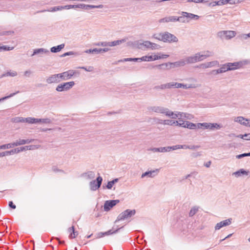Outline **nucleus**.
I'll use <instances>...</instances> for the list:
<instances>
[{
	"instance_id": "1",
	"label": "nucleus",
	"mask_w": 250,
	"mask_h": 250,
	"mask_svg": "<svg viewBox=\"0 0 250 250\" xmlns=\"http://www.w3.org/2000/svg\"><path fill=\"white\" fill-rule=\"evenodd\" d=\"M241 66V63L239 62L233 63L229 62L223 64L219 69L220 73H222L229 70H233L239 68Z\"/></svg>"
},
{
	"instance_id": "2",
	"label": "nucleus",
	"mask_w": 250,
	"mask_h": 250,
	"mask_svg": "<svg viewBox=\"0 0 250 250\" xmlns=\"http://www.w3.org/2000/svg\"><path fill=\"white\" fill-rule=\"evenodd\" d=\"M151 42L150 41H144L141 42L139 41H135L134 42H127L128 45H133L138 49L145 50L146 49H150Z\"/></svg>"
},
{
	"instance_id": "3",
	"label": "nucleus",
	"mask_w": 250,
	"mask_h": 250,
	"mask_svg": "<svg viewBox=\"0 0 250 250\" xmlns=\"http://www.w3.org/2000/svg\"><path fill=\"white\" fill-rule=\"evenodd\" d=\"M136 213V210L135 209H126L124 211L121 213L118 216L117 219L115 221V223H117L118 222L124 220L128 218H130L131 216L135 215Z\"/></svg>"
},
{
	"instance_id": "4",
	"label": "nucleus",
	"mask_w": 250,
	"mask_h": 250,
	"mask_svg": "<svg viewBox=\"0 0 250 250\" xmlns=\"http://www.w3.org/2000/svg\"><path fill=\"white\" fill-rule=\"evenodd\" d=\"M162 41L165 42H177L178 41V38L174 35L168 32L163 33Z\"/></svg>"
},
{
	"instance_id": "5",
	"label": "nucleus",
	"mask_w": 250,
	"mask_h": 250,
	"mask_svg": "<svg viewBox=\"0 0 250 250\" xmlns=\"http://www.w3.org/2000/svg\"><path fill=\"white\" fill-rule=\"evenodd\" d=\"M74 85L75 83L73 81L62 83L57 85L56 90L58 92L67 91L71 89Z\"/></svg>"
},
{
	"instance_id": "6",
	"label": "nucleus",
	"mask_w": 250,
	"mask_h": 250,
	"mask_svg": "<svg viewBox=\"0 0 250 250\" xmlns=\"http://www.w3.org/2000/svg\"><path fill=\"white\" fill-rule=\"evenodd\" d=\"M103 181V178L98 176L95 180H92L89 183L90 188L92 191H95L100 188Z\"/></svg>"
},
{
	"instance_id": "7",
	"label": "nucleus",
	"mask_w": 250,
	"mask_h": 250,
	"mask_svg": "<svg viewBox=\"0 0 250 250\" xmlns=\"http://www.w3.org/2000/svg\"><path fill=\"white\" fill-rule=\"evenodd\" d=\"M202 127H204V128L206 129H213L214 128L219 129L220 128V125L216 123L211 124V123H198L197 124V128H201Z\"/></svg>"
},
{
	"instance_id": "8",
	"label": "nucleus",
	"mask_w": 250,
	"mask_h": 250,
	"mask_svg": "<svg viewBox=\"0 0 250 250\" xmlns=\"http://www.w3.org/2000/svg\"><path fill=\"white\" fill-rule=\"evenodd\" d=\"M75 73V71L70 70L58 74L61 80H67L71 79Z\"/></svg>"
},
{
	"instance_id": "9",
	"label": "nucleus",
	"mask_w": 250,
	"mask_h": 250,
	"mask_svg": "<svg viewBox=\"0 0 250 250\" xmlns=\"http://www.w3.org/2000/svg\"><path fill=\"white\" fill-rule=\"evenodd\" d=\"M120 201L119 200H108L106 201L104 204V211H107L110 210L111 208H112L114 206H115L117 204L119 203Z\"/></svg>"
},
{
	"instance_id": "10",
	"label": "nucleus",
	"mask_w": 250,
	"mask_h": 250,
	"mask_svg": "<svg viewBox=\"0 0 250 250\" xmlns=\"http://www.w3.org/2000/svg\"><path fill=\"white\" fill-rule=\"evenodd\" d=\"M219 66V63L217 61H213L210 62H208L206 63H202L199 65H198L196 67L206 69L208 68H210L213 66Z\"/></svg>"
},
{
	"instance_id": "11",
	"label": "nucleus",
	"mask_w": 250,
	"mask_h": 250,
	"mask_svg": "<svg viewBox=\"0 0 250 250\" xmlns=\"http://www.w3.org/2000/svg\"><path fill=\"white\" fill-rule=\"evenodd\" d=\"M109 50V49L107 48H94L86 50L84 51V52L87 54L92 53L94 54H98L107 52Z\"/></svg>"
},
{
	"instance_id": "12",
	"label": "nucleus",
	"mask_w": 250,
	"mask_h": 250,
	"mask_svg": "<svg viewBox=\"0 0 250 250\" xmlns=\"http://www.w3.org/2000/svg\"><path fill=\"white\" fill-rule=\"evenodd\" d=\"M232 219L229 218L218 223L215 225L214 229L215 230H219L223 227L229 225L231 223Z\"/></svg>"
},
{
	"instance_id": "13",
	"label": "nucleus",
	"mask_w": 250,
	"mask_h": 250,
	"mask_svg": "<svg viewBox=\"0 0 250 250\" xmlns=\"http://www.w3.org/2000/svg\"><path fill=\"white\" fill-rule=\"evenodd\" d=\"M61 81L58 74L51 75L46 79V82L48 84L58 83Z\"/></svg>"
},
{
	"instance_id": "14",
	"label": "nucleus",
	"mask_w": 250,
	"mask_h": 250,
	"mask_svg": "<svg viewBox=\"0 0 250 250\" xmlns=\"http://www.w3.org/2000/svg\"><path fill=\"white\" fill-rule=\"evenodd\" d=\"M171 62H166L161 64L156 65L153 66V68H156L160 70L165 71L169 70L172 68Z\"/></svg>"
},
{
	"instance_id": "15",
	"label": "nucleus",
	"mask_w": 250,
	"mask_h": 250,
	"mask_svg": "<svg viewBox=\"0 0 250 250\" xmlns=\"http://www.w3.org/2000/svg\"><path fill=\"white\" fill-rule=\"evenodd\" d=\"M80 176L85 180H89L93 179L95 177V173L94 171H88L86 172L83 173L81 174Z\"/></svg>"
},
{
	"instance_id": "16",
	"label": "nucleus",
	"mask_w": 250,
	"mask_h": 250,
	"mask_svg": "<svg viewBox=\"0 0 250 250\" xmlns=\"http://www.w3.org/2000/svg\"><path fill=\"white\" fill-rule=\"evenodd\" d=\"M166 107L160 106H153L148 108V110L158 113L164 114Z\"/></svg>"
},
{
	"instance_id": "17",
	"label": "nucleus",
	"mask_w": 250,
	"mask_h": 250,
	"mask_svg": "<svg viewBox=\"0 0 250 250\" xmlns=\"http://www.w3.org/2000/svg\"><path fill=\"white\" fill-rule=\"evenodd\" d=\"M234 121L247 126H248L250 124L249 120L245 119L242 116H239L235 118L234 119Z\"/></svg>"
},
{
	"instance_id": "18",
	"label": "nucleus",
	"mask_w": 250,
	"mask_h": 250,
	"mask_svg": "<svg viewBox=\"0 0 250 250\" xmlns=\"http://www.w3.org/2000/svg\"><path fill=\"white\" fill-rule=\"evenodd\" d=\"M158 172H159L158 169H156L155 170L146 171L142 174L141 178H143L146 176H148V177H150V178L154 177L155 175H156L158 174Z\"/></svg>"
},
{
	"instance_id": "19",
	"label": "nucleus",
	"mask_w": 250,
	"mask_h": 250,
	"mask_svg": "<svg viewBox=\"0 0 250 250\" xmlns=\"http://www.w3.org/2000/svg\"><path fill=\"white\" fill-rule=\"evenodd\" d=\"M172 68L184 66L187 64L186 59H181L179 61L171 62Z\"/></svg>"
},
{
	"instance_id": "20",
	"label": "nucleus",
	"mask_w": 250,
	"mask_h": 250,
	"mask_svg": "<svg viewBox=\"0 0 250 250\" xmlns=\"http://www.w3.org/2000/svg\"><path fill=\"white\" fill-rule=\"evenodd\" d=\"M50 52L49 50H48L46 49L45 48H38V49H35L34 50L33 53L32 54L31 56H33L37 54H49Z\"/></svg>"
},
{
	"instance_id": "21",
	"label": "nucleus",
	"mask_w": 250,
	"mask_h": 250,
	"mask_svg": "<svg viewBox=\"0 0 250 250\" xmlns=\"http://www.w3.org/2000/svg\"><path fill=\"white\" fill-rule=\"evenodd\" d=\"M181 15H183L184 16H186V18H187V20L188 19H195L196 20H197L199 18V17L198 15H194L192 13H188L186 12H182Z\"/></svg>"
},
{
	"instance_id": "22",
	"label": "nucleus",
	"mask_w": 250,
	"mask_h": 250,
	"mask_svg": "<svg viewBox=\"0 0 250 250\" xmlns=\"http://www.w3.org/2000/svg\"><path fill=\"white\" fill-rule=\"evenodd\" d=\"M175 21H176V17H174V16L165 17L164 18H162L159 20V23L175 22Z\"/></svg>"
},
{
	"instance_id": "23",
	"label": "nucleus",
	"mask_w": 250,
	"mask_h": 250,
	"mask_svg": "<svg viewBox=\"0 0 250 250\" xmlns=\"http://www.w3.org/2000/svg\"><path fill=\"white\" fill-rule=\"evenodd\" d=\"M68 231L70 233V234L69 235V238L70 239L75 238L78 235V232L77 231H75L74 228L73 226L69 228L68 229Z\"/></svg>"
},
{
	"instance_id": "24",
	"label": "nucleus",
	"mask_w": 250,
	"mask_h": 250,
	"mask_svg": "<svg viewBox=\"0 0 250 250\" xmlns=\"http://www.w3.org/2000/svg\"><path fill=\"white\" fill-rule=\"evenodd\" d=\"M126 41V40L125 39H123L122 40H116L113 42H108V46H116L125 42Z\"/></svg>"
},
{
	"instance_id": "25",
	"label": "nucleus",
	"mask_w": 250,
	"mask_h": 250,
	"mask_svg": "<svg viewBox=\"0 0 250 250\" xmlns=\"http://www.w3.org/2000/svg\"><path fill=\"white\" fill-rule=\"evenodd\" d=\"M180 115L179 119L180 120H183V119H188L191 120L193 118V116L189 113H185V112H180V114H179Z\"/></svg>"
},
{
	"instance_id": "26",
	"label": "nucleus",
	"mask_w": 250,
	"mask_h": 250,
	"mask_svg": "<svg viewBox=\"0 0 250 250\" xmlns=\"http://www.w3.org/2000/svg\"><path fill=\"white\" fill-rule=\"evenodd\" d=\"M64 46L65 44L62 43L56 46H53L50 48V51L52 53L59 52L64 47Z\"/></svg>"
},
{
	"instance_id": "27",
	"label": "nucleus",
	"mask_w": 250,
	"mask_h": 250,
	"mask_svg": "<svg viewBox=\"0 0 250 250\" xmlns=\"http://www.w3.org/2000/svg\"><path fill=\"white\" fill-rule=\"evenodd\" d=\"M149 150L153 152H168V146L161 147H159V148L153 147V148H150Z\"/></svg>"
},
{
	"instance_id": "28",
	"label": "nucleus",
	"mask_w": 250,
	"mask_h": 250,
	"mask_svg": "<svg viewBox=\"0 0 250 250\" xmlns=\"http://www.w3.org/2000/svg\"><path fill=\"white\" fill-rule=\"evenodd\" d=\"M123 227L120 228H117L116 229H115V230L113 231L112 229H110L105 232H101L100 234H101V235L100 236V237H102V236H104V235H110V234H114V233H117L119 230L120 229H121V228H122Z\"/></svg>"
},
{
	"instance_id": "29",
	"label": "nucleus",
	"mask_w": 250,
	"mask_h": 250,
	"mask_svg": "<svg viewBox=\"0 0 250 250\" xmlns=\"http://www.w3.org/2000/svg\"><path fill=\"white\" fill-rule=\"evenodd\" d=\"M17 75V72L16 71L10 70L9 71H8V72L2 74L0 76V78H3L4 77H8V76L15 77V76H16Z\"/></svg>"
},
{
	"instance_id": "30",
	"label": "nucleus",
	"mask_w": 250,
	"mask_h": 250,
	"mask_svg": "<svg viewBox=\"0 0 250 250\" xmlns=\"http://www.w3.org/2000/svg\"><path fill=\"white\" fill-rule=\"evenodd\" d=\"M38 119L33 117L24 118V123L28 124H36L37 123Z\"/></svg>"
},
{
	"instance_id": "31",
	"label": "nucleus",
	"mask_w": 250,
	"mask_h": 250,
	"mask_svg": "<svg viewBox=\"0 0 250 250\" xmlns=\"http://www.w3.org/2000/svg\"><path fill=\"white\" fill-rule=\"evenodd\" d=\"M249 171L244 170V169H240V170L233 173V174L237 176H240L241 174L243 175H248Z\"/></svg>"
},
{
	"instance_id": "32",
	"label": "nucleus",
	"mask_w": 250,
	"mask_h": 250,
	"mask_svg": "<svg viewBox=\"0 0 250 250\" xmlns=\"http://www.w3.org/2000/svg\"><path fill=\"white\" fill-rule=\"evenodd\" d=\"M196 62L202 61L204 60L203 56L201 52L197 53L193 55Z\"/></svg>"
},
{
	"instance_id": "33",
	"label": "nucleus",
	"mask_w": 250,
	"mask_h": 250,
	"mask_svg": "<svg viewBox=\"0 0 250 250\" xmlns=\"http://www.w3.org/2000/svg\"><path fill=\"white\" fill-rule=\"evenodd\" d=\"M226 39H230L235 36V32L233 31H226Z\"/></svg>"
},
{
	"instance_id": "34",
	"label": "nucleus",
	"mask_w": 250,
	"mask_h": 250,
	"mask_svg": "<svg viewBox=\"0 0 250 250\" xmlns=\"http://www.w3.org/2000/svg\"><path fill=\"white\" fill-rule=\"evenodd\" d=\"M76 8H81L83 9L84 10H88L89 9H91L92 5H86L84 4H77L76 6H75Z\"/></svg>"
},
{
	"instance_id": "35",
	"label": "nucleus",
	"mask_w": 250,
	"mask_h": 250,
	"mask_svg": "<svg viewBox=\"0 0 250 250\" xmlns=\"http://www.w3.org/2000/svg\"><path fill=\"white\" fill-rule=\"evenodd\" d=\"M185 59H186V61L187 62V64L194 63L196 62L194 56L187 57L185 58Z\"/></svg>"
},
{
	"instance_id": "36",
	"label": "nucleus",
	"mask_w": 250,
	"mask_h": 250,
	"mask_svg": "<svg viewBox=\"0 0 250 250\" xmlns=\"http://www.w3.org/2000/svg\"><path fill=\"white\" fill-rule=\"evenodd\" d=\"M198 209H199L198 207L194 206V207H192L191 208V209L189 212V216L190 217H192L193 215H194L197 213V212L198 211Z\"/></svg>"
},
{
	"instance_id": "37",
	"label": "nucleus",
	"mask_w": 250,
	"mask_h": 250,
	"mask_svg": "<svg viewBox=\"0 0 250 250\" xmlns=\"http://www.w3.org/2000/svg\"><path fill=\"white\" fill-rule=\"evenodd\" d=\"M201 53L203 55L204 59L213 55V52L208 50L205 51Z\"/></svg>"
},
{
	"instance_id": "38",
	"label": "nucleus",
	"mask_w": 250,
	"mask_h": 250,
	"mask_svg": "<svg viewBox=\"0 0 250 250\" xmlns=\"http://www.w3.org/2000/svg\"><path fill=\"white\" fill-rule=\"evenodd\" d=\"M191 129H194L197 128V124H194L190 123L188 121H187L186 127Z\"/></svg>"
},
{
	"instance_id": "39",
	"label": "nucleus",
	"mask_w": 250,
	"mask_h": 250,
	"mask_svg": "<svg viewBox=\"0 0 250 250\" xmlns=\"http://www.w3.org/2000/svg\"><path fill=\"white\" fill-rule=\"evenodd\" d=\"M141 62V61H146V62H150L153 61V56H144L140 58Z\"/></svg>"
},
{
	"instance_id": "40",
	"label": "nucleus",
	"mask_w": 250,
	"mask_h": 250,
	"mask_svg": "<svg viewBox=\"0 0 250 250\" xmlns=\"http://www.w3.org/2000/svg\"><path fill=\"white\" fill-rule=\"evenodd\" d=\"M51 123V121L50 119H38L37 123H43V124H50Z\"/></svg>"
},
{
	"instance_id": "41",
	"label": "nucleus",
	"mask_w": 250,
	"mask_h": 250,
	"mask_svg": "<svg viewBox=\"0 0 250 250\" xmlns=\"http://www.w3.org/2000/svg\"><path fill=\"white\" fill-rule=\"evenodd\" d=\"M226 0H220L217 1H214L212 3V6H215V5H225L227 4V2H226Z\"/></svg>"
},
{
	"instance_id": "42",
	"label": "nucleus",
	"mask_w": 250,
	"mask_h": 250,
	"mask_svg": "<svg viewBox=\"0 0 250 250\" xmlns=\"http://www.w3.org/2000/svg\"><path fill=\"white\" fill-rule=\"evenodd\" d=\"M197 85L195 84H183L182 83V87L184 89H189L197 87Z\"/></svg>"
},
{
	"instance_id": "43",
	"label": "nucleus",
	"mask_w": 250,
	"mask_h": 250,
	"mask_svg": "<svg viewBox=\"0 0 250 250\" xmlns=\"http://www.w3.org/2000/svg\"><path fill=\"white\" fill-rule=\"evenodd\" d=\"M14 123H24V118L21 117H15L12 119Z\"/></svg>"
},
{
	"instance_id": "44",
	"label": "nucleus",
	"mask_w": 250,
	"mask_h": 250,
	"mask_svg": "<svg viewBox=\"0 0 250 250\" xmlns=\"http://www.w3.org/2000/svg\"><path fill=\"white\" fill-rule=\"evenodd\" d=\"M14 49L13 47H10L7 45H3L0 46V52L5 51H10Z\"/></svg>"
},
{
	"instance_id": "45",
	"label": "nucleus",
	"mask_w": 250,
	"mask_h": 250,
	"mask_svg": "<svg viewBox=\"0 0 250 250\" xmlns=\"http://www.w3.org/2000/svg\"><path fill=\"white\" fill-rule=\"evenodd\" d=\"M172 120H161V121L159 122L160 124H163V125H172Z\"/></svg>"
},
{
	"instance_id": "46",
	"label": "nucleus",
	"mask_w": 250,
	"mask_h": 250,
	"mask_svg": "<svg viewBox=\"0 0 250 250\" xmlns=\"http://www.w3.org/2000/svg\"><path fill=\"white\" fill-rule=\"evenodd\" d=\"M40 145H30L25 146L26 149L27 150H35L38 149L40 147Z\"/></svg>"
},
{
	"instance_id": "47",
	"label": "nucleus",
	"mask_w": 250,
	"mask_h": 250,
	"mask_svg": "<svg viewBox=\"0 0 250 250\" xmlns=\"http://www.w3.org/2000/svg\"><path fill=\"white\" fill-rule=\"evenodd\" d=\"M171 83H167L166 84H163L160 85V89L163 90L165 89H168L171 88Z\"/></svg>"
},
{
	"instance_id": "48",
	"label": "nucleus",
	"mask_w": 250,
	"mask_h": 250,
	"mask_svg": "<svg viewBox=\"0 0 250 250\" xmlns=\"http://www.w3.org/2000/svg\"><path fill=\"white\" fill-rule=\"evenodd\" d=\"M185 18L186 16H184L183 15H182L181 16L179 17H176V21H179L182 22H188L189 20H186Z\"/></svg>"
},
{
	"instance_id": "49",
	"label": "nucleus",
	"mask_w": 250,
	"mask_h": 250,
	"mask_svg": "<svg viewBox=\"0 0 250 250\" xmlns=\"http://www.w3.org/2000/svg\"><path fill=\"white\" fill-rule=\"evenodd\" d=\"M164 114L168 117L171 118L172 115H173V112L170 110L168 108H166Z\"/></svg>"
},
{
	"instance_id": "50",
	"label": "nucleus",
	"mask_w": 250,
	"mask_h": 250,
	"mask_svg": "<svg viewBox=\"0 0 250 250\" xmlns=\"http://www.w3.org/2000/svg\"><path fill=\"white\" fill-rule=\"evenodd\" d=\"M62 10V6H55L53 7H51L49 10H48V11L49 12H55L57 11Z\"/></svg>"
},
{
	"instance_id": "51",
	"label": "nucleus",
	"mask_w": 250,
	"mask_h": 250,
	"mask_svg": "<svg viewBox=\"0 0 250 250\" xmlns=\"http://www.w3.org/2000/svg\"><path fill=\"white\" fill-rule=\"evenodd\" d=\"M19 92V91H17L15 93H11V94H10L8 96H5V97H3L1 98L0 99V102H2L5 100H7L13 96H14V95H15L17 93H18Z\"/></svg>"
},
{
	"instance_id": "52",
	"label": "nucleus",
	"mask_w": 250,
	"mask_h": 250,
	"mask_svg": "<svg viewBox=\"0 0 250 250\" xmlns=\"http://www.w3.org/2000/svg\"><path fill=\"white\" fill-rule=\"evenodd\" d=\"M19 92V91H17L15 93H11V94H10L8 96H5V97H3L1 98L0 99V102H2L5 100H7L13 96H14V95H15L17 93H18Z\"/></svg>"
},
{
	"instance_id": "53",
	"label": "nucleus",
	"mask_w": 250,
	"mask_h": 250,
	"mask_svg": "<svg viewBox=\"0 0 250 250\" xmlns=\"http://www.w3.org/2000/svg\"><path fill=\"white\" fill-rule=\"evenodd\" d=\"M19 92V91H17L15 93H11V94H10L8 96H5V97H3L1 98L0 99V102H2L5 100H7L13 96H14V95H15L17 93H18Z\"/></svg>"
},
{
	"instance_id": "54",
	"label": "nucleus",
	"mask_w": 250,
	"mask_h": 250,
	"mask_svg": "<svg viewBox=\"0 0 250 250\" xmlns=\"http://www.w3.org/2000/svg\"><path fill=\"white\" fill-rule=\"evenodd\" d=\"M161 48V46L158 44L151 42L150 49L151 50H157Z\"/></svg>"
},
{
	"instance_id": "55",
	"label": "nucleus",
	"mask_w": 250,
	"mask_h": 250,
	"mask_svg": "<svg viewBox=\"0 0 250 250\" xmlns=\"http://www.w3.org/2000/svg\"><path fill=\"white\" fill-rule=\"evenodd\" d=\"M152 38L155 39H157L159 41H162L161 39L162 38H163V33H160L159 34H154L152 36Z\"/></svg>"
},
{
	"instance_id": "56",
	"label": "nucleus",
	"mask_w": 250,
	"mask_h": 250,
	"mask_svg": "<svg viewBox=\"0 0 250 250\" xmlns=\"http://www.w3.org/2000/svg\"><path fill=\"white\" fill-rule=\"evenodd\" d=\"M94 45L98 46H108V42H102L95 43Z\"/></svg>"
},
{
	"instance_id": "57",
	"label": "nucleus",
	"mask_w": 250,
	"mask_h": 250,
	"mask_svg": "<svg viewBox=\"0 0 250 250\" xmlns=\"http://www.w3.org/2000/svg\"><path fill=\"white\" fill-rule=\"evenodd\" d=\"M80 68L84 70L87 72H91L94 70V67L91 66H89L88 67L82 66L80 67Z\"/></svg>"
},
{
	"instance_id": "58",
	"label": "nucleus",
	"mask_w": 250,
	"mask_h": 250,
	"mask_svg": "<svg viewBox=\"0 0 250 250\" xmlns=\"http://www.w3.org/2000/svg\"><path fill=\"white\" fill-rule=\"evenodd\" d=\"M238 137L246 140H250V133L245 134L244 135H240L238 136Z\"/></svg>"
},
{
	"instance_id": "59",
	"label": "nucleus",
	"mask_w": 250,
	"mask_h": 250,
	"mask_svg": "<svg viewBox=\"0 0 250 250\" xmlns=\"http://www.w3.org/2000/svg\"><path fill=\"white\" fill-rule=\"evenodd\" d=\"M178 149H180V145L173 146H168V151H170L171 150H175Z\"/></svg>"
},
{
	"instance_id": "60",
	"label": "nucleus",
	"mask_w": 250,
	"mask_h": 250,
	"mask_svg": "<svg viewBox=\"0 0 250 250\" xmlns=\"http://www.w3.org/2000/svg\"><path fill=\"white\" fill-rule=\"evenodd\" d=\"M186 125H187V121H184L182 120H179V124L178 125V126L186 128Z\"/></svg>"
},
{
	"instance_id": "61",
	"label": "nucleus",
	"mask_w": 250,
	"mask_h": 250,
	"mask_svg": "<svg viewBox=\"0 0 250 250\" xmlns=\"http://www.w3.org/2000/svg\"><path fill=\"white\" fill-rule=\"evenodd\" d=\"M179 114H180V112H178V111L173 112V115H172V116L171 117V118L172 119H178V120H180V119H179L180 115Z\"/></svg>"
},
{
	"instance_id": "62",
	"label": "nucleus",
	"mask_w": 250,
	"mask_h": 250,
	"mask_svg": "<svg viewBox=\"0 0 250 250\" xmlns=\"http://www.w3.org/2000/svg\"><path fill=\"white\" fill-rule=\"evenodd\" d=\"M171 88L176 87V88H181L182 83H171Z\"/></svg>"
},
{
	"instance_id": "63",
	"label": "nucleus",
	"mask_w": 250,
	"mask_h": 250,
	"mask_svg": "<svg viewBox=\"0 0 250 250\" xmlns=\"http://www.w3.org/2000/svg\"><path fill=\"white\" fill-rule=\"evenodd\" d=\"M11 148V145L7 144L0 146V149H5Z\"/></svg>"
},
{
	"instance_id": "64",
	"label": "nucleus",
	"mask_w": 250,
	"mask_h": 250,
	"mask_svg": "<svg viewBox=\"0 0 250 250\" xmlns=\"http://www.w3.org/2000/svg\"><path fill=\"white\" fill-rule=\"evenodd\" d=\"M32 73V72L31 70H26L24 72L23 75L25 77H30Z\"/></svg>"
}]
</instances>
